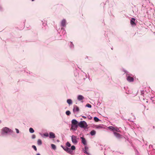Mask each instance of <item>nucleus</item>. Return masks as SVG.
I'll return each mask as SVG.
<instances>
[{
  "mask_svg": "<svg viewBox=\"0 0 155 155\" xmlns=\"http://www.w3.org/2000/svg\"><path fill=\"white\" fill-rule=\"evenodd\" d=\"M78 126L83 128H85L87 126V123L85 121H81L78 123Z\"/></svg>",
  "mask_w": 155,
  "mask_h": 155,
  "instance_id": "f257e3e1",
  "label": "nucleus"
},
{
  "mask_svg": "<svg viewBox=\"0 0 155 155\" xmlns=\"http://www.w3.org/2000/svg\"><path fill=\"white\" fill-rule=\"evenodd\" d=\"M79 138L77 137L76 136L73 135L71 136V140L72 143L74 144H77Z\"/></svg>",
  "mask_w": 155,
  "mask_h": 155,
  "instance_id": "f03ea898",
  "label": "nucleus"
},
{
  "mask_svg": "<svg viewBox=\"0 0 155 155\" xmlns=\"http://www.w3.org/2000/svg\"><path fill=\"white\" fill-rule=\"evenodd\" d=\"M71 123L72 124V127L75 126L76 127H77V124H78V122L75 120L73 119L71 121Z\"/></svg>",
  "mask_w": 155,
  "mask_h": 155,
  "instance_id": "7ed1b4c3",
  "label": "nucleus"
},
{
  "mask_svg": "<svg viewBox=\"0 0 155 155\" xmlns=\"http://www.w3.org/2000/svg\"><path fill=\"white\" fill-rule=\"evenodd\" d=\"M61 146L64 149V150L65 151L68 152V153H71L72 152V151L71 150L70 148H68L66 147H64L62 146Z\"/></svg>",
  "mask_w": 155,
  "mask_h": 155,
  "instance_id": "20e7f679",
  "label": "nucleus"
},
{
  "mask_svg": "<svg viewBox=\"0 0 155 155\" xmlns=\"http://www.w3.org/2000/svg\"><path fill=\"white\" fill-rule=\"evenodd\" d=\"M109 128L110 129L112 130L113 131H119V129L117 127H115L113 126H110L109 127Z\"/></svg>",
  "mask_w": 155,
  "mask_h": 155,
  "instance_id": "39448f33",
  "label": "nucleus"
},
{
  "mask_svg": "<svg viewBox=\"0 0 155 155\" xmlns=\"http://www.w3.org/2000/svg\"><path fill=\"white\" fill-rule=\"evenodd\" d=\"M135 19L134 18H132L130 21V23L132 26H135L136 24L135 23Z\"/></svg>",
  "mask_w": 155,
  "mask_h": 155,
  "instance_id": "423d86ee",
  "label": "nucleus"
},
{
  "mask_svg": "<svg viewBox=\"0 0 155 155\" xmlns=\"http://www.w3.org/2000/svg\"><path fill=\"white\" fill-rule=\"evenodd\" d=\"M79 110V107L76 105H74V108L73 109V111L74 112L76 111L78 112Z\"/></svg>",
  "mask_w": 155,
  "mask_h": 155,
  "instance_id": "0eeeda50",
  "label": "nucleus"
},
{
  "mask_svg": "<svg viewBox=\"0 0 155 155\" xmlns=\"http://www.w3.org/2000/svg\"><path fill=\"white\" fill-rule=\"evenodd\" d=\"M127 81L129 82H132L134 81V79L132 77L130 76H128L127 78Z\"/></svg>",
  "mask_w": 155,
  "mask_h": 155,
  "instance_id": "6e6552de",
  "label": "nucleus"
},
{
  "mask_svg": "<svg viewBox=\"0 0 155 155\" xmlns=\"http://www.w3.org/2000/svg\"><path fill=\"white\" fill-rule=\"evenodd\" d=\"M2 130L3 132L5 133H7L11 130H10L7 127L4 128L2 129Z\"/></svg>",
  "mask_w": 155,
  "mask_h": 155,
  "instance_id": "1a4fd4ad",
  "label": "nucleus"
},
{
  "mask_svg": "<svg viewBox=\"0 0 155 155\" xmlns=\"http://www.w3.org/2000/svg\"><path fill=\"white\" fill-rule=\"evenodd\" d=\"M77 99L79 101H81L84 99V97L81 95H79L78 96Z\"/></svg>",
  "mask_w": 155,
  "mask_h": 155,
  "instance_id": "9d476101",
  "label": "nucleus"
},
{
  "mask_svg": "<svg viewBox=\"0 0 155 155\" xmlns=\"http://www.w3.org/2000/svg\"><path fill=\"white\" fill-rule=\"evenodd\" d=\"M49 137L51 138H54L55 137V134L52 132H50L49 134Z\"/></svg>",
  "mask_w": 155,
  "mask_h": 155,
  "instance_id": "9b49d317",
  "label": "nucleus"
},
{
  "mask_svg": "<svg viewBox=\"0 0 155 155\" xmlns=\"http://www.w3.org/2000/svg\"><path fill=\"white\" fill-rule=\"evenodd\" d=\"M82 140H81V142L84 145H86L87 144L86 140L85 139L82 137H81Z\"/></svg>",
  "mask_w": 155,
  "mask_h": 155,
  "instance_id": "f8f14e48",
  "label": "nucleus"
},
{
  "mask_svg": "<svg viewBox=\"0 0 155 155\" xmlns=\"http://www.w3.org/2000/svg\"><path fill=\"white\" fill-rule=\"evenodd\" d=\"M66 21L65 19L63 20L61 22V24L62 26L64 27L66 25Z\"/></svg>",
  "mask_w": 155,
  "mask_h": 155,
  "instance_id": "ddd939ff",
  "label": "nucleus"
},
{
  "mask_svg": "<svg viewBox=\"0 0 155 155\" xmlns=\"http://www.w3.org/2000/svg\"><path fill=\"white\" fill-rule=\"evenodd\" d=\"M115 136L117 138H120V134L117 133L116 132H114V133Z\"/></svg>",
  "mask_w": 155,
  "mask_h": 155,
  "instance_id": "4468645a",
  "label": "nucleus"
},
{
  "mask_svg": "<svg viewBox=\"0 0 155 155\" xmlns=\"http://www.w3.org/2000/svg\"><path fill=\"white\" fill-rule=\"evenodd\" d=\"M96 131L94 130H92L90 133L91 135L92 136L96 134Z\"/></svg>",
  "mask_w": 155,
  "mask_h": 155,
  "instance_id": "2eb2a0df",
  "label": "nucleus"
},
{
  "mask_svg": "<svg viewBox=\"0 0 155 155\" xmlns=\"http://www.w3.org/2000/svg\"><path fill=\"white\" fill-rule=\"evenodd\" d=\"M67 102L70 105L72 104V101L71 99H68L67 100Z\"/></svg>",
  "mask_w": 155,
  "mask_h": 155,
  "instance_id": "dca6fc26",
  "label": "nucleus"
},
{
  "mask_svg": "<svg viewBox=\"0 0 155 155\" xmlns=\"http://www.w3.org/2000/svg\"><path fill=\"white\" fill-rule=\"evenodd\" d=\"M38 144V145H40L42 144V141L41 140L38 139L37 141Z\"/></svg>",
  "mask_w": 155,
  "mask_h": 155,
  "instance_id": "f3484780",
  "label": "nucleus"
},
{
  "mask_svg": "<svg viewBox=\"0 0 155 155\" xmlns=\"http://www.w3.org/2000/svg\"><path fill=\"white\" fill-rule=\"evenodd\" d=\"M29 132L31 133H33L34 132V130L32 128H30L29 129Z\"/></svg>",
  "mask_w": 155,
  "mask_h": 155,
  "instance_id": "a211bd4d",
  "label": "nucleus"
},
{
  "mask_svg": "<svg viewBox=\"0 0 155 155\" xmlns=\"http://www.w3.org/2000/svg\"><path fill=\"white\" fill-rule=\"evenodd\" d=\"M94 120L96 122H98L99 120V119L97 117H95L94 118Z\"/></svg>",
  "mask_w": 155,
  "mask_h": 155,
  "instance_id": "6ab92c4d",
  "label": "nucleus"
},
{
  "mask_svg": "<svg viewBox=\"0 0 155 155\" xmlns=\"http://www.w3.org/2000/svg\"><path fill=\"white\" fill-rule=\"evenodd\" d=\"M51 146L52 149H55L56 148V147L55 145L54 144H51Z\"/></svg>",
  "mask_w": 155,
  "mask_h": 155,
  "instance_id": "aec40b11",
  "label": "nucleus"
},
{
  "mask_svg": "<svg viewBox=\"0 0 155 155\" xmlns=\"http://www.w3.org/2000/svg\"><path fill=\"white\" fill-rule=\"evenodd\" d=\"M66 114L67 115H69L71 114V112L69 111L68 110L66 111Z\"/></svg>",
  "mask_w": 155,
  "mask_h": 155,
  "instance_id": "412c9836",
  "label": "nucleus"
},
{
  "mask_svg": "<svg viewBox=\"0 0 155 155\" xmlns=\"http://www.w3.org/2000/svg\"><path fill=\"white\" fill-rule=\"evenodd\" d=\"M66 145L67 147H70L71 146V144L68 142H67Z\"/></svg>",
  "mask_w": 155,
  "mask_h": 155,
  "instance_id": "4be33fe9",
  "label": "nucleus"
},
{
  "mask_svg": "<svg viewBox=\"0 0 155 155\" xmlns=\"http://www.w3.org/2000/svg\"><path fill=\"white\" fill-rule=\"evenodd\" d=\"M75 149V147L73 145V146H71V149L72 150H74Z\"/></svg>",
  "mask_w": 155,
  "mask_h": 155,
  "instance_id": "5701e85b",
  "label": "nucleus"
},
{
  "mask_svg": "<svg viewBox=\"0 0 155 155\" xmlns=\"http://www.w3.org/2000/svg\"><path fill=\"white\" fill-rule=\"evenodd\" d=\"M86 106L89 108L91 107V104H87L86 105Z\"/></svg>",
  "mask_w": 155,
  "mask_h": 155,
  "instance_id": "b1692460",
  "label": "nucleus"
},
{
  "mask_svg": "<svg viewBox=\"0 0 155 155\" xmlns=\"http://www.w3.org/2000/svg\"><path fill=\"white\" fill-rule=\"evenodd\" d=\"M32 147L35 150H37V148L36 147V146L35 145H33L32 146Z\"/></svg>",
  "mask_w": 155,
  "mask_h": 155,
  "instance_id": "393cba45",
  "label": "nucleus"
},
{
  "mask_svg": "<svg viewBox=\"0 0 155 155\" xmlns=\"http://www.w3.org/2000/svg\"><path fill=\"white\" fill-rule=\"evenodd\" d=\"M36 137V136L35 134H33L32 136V139H35Z\"/></svg>",
  "mask_w": 155,
  "mask_h": 155,
  "instance_id": "a878e982",
  "label": "nucleus"
},
{
  "mask_svg": "<svg viewBox=\"0 0 155 155\" xmlns=\"http://www.w3.org/2000/svg\"><path fill=\"white\" fill-rule=\"evenodd\" d=\"M15 130H16V133H19V131L18 130L17 128H16L15 129Z\"/></svg>",
  "mask_w": 155,
  "mask_h": 155,
  "instance_id": "bb28decb",
  "label": "nucleus"
},
{
  "mask_svg": "<svg viewBox=\"0 0 155 155\" xmlns=\"http://www.w3.org/2000/svg\"><path fill=\"white\" fill-rule=\"evenodd\" d=\"M82 117H83L84 119L86 118V117L85 116H82Z\"/></svg>",
  "mask_w": 155,
  "mask_h": 155,
  "instance_id": "cd10ccee",
  "label": "nucleus"
},
{
  "mask_svg": "<svg viewBox=\"0 0 155 155\" xmlns=\"http://www.w3.org/2000/svg\"><path fill=\"white\" fill-rule=\"evenodd\" d=\"M92 117H90L89 118V119H90V120H91V119H92Z\"/></svg>",
  "mask_w": 155,
  "mask_h": 155,
  "instance_id": "c85d7f7f",
  "label": "nucleus"
},
{
  "mask_svg": "<svg viewBox=\"0 0 155 155\" xmlns=\"http://www.w3.org/2000/svg\"><path fill=\"white\" fill-rule=\"evenodd\" d=\"M36 155H41L40 154H39V153H38V154H37Z\"/></svg>",
  "mask_w": 155,
  "mask_h": 155,
  "instance_id": "c756f323",
  "label": "nucleus"
},
{
  "mask_svg": "<svg viewBox=\"0 0 155 155\" xmlns=\"http://www.w3.org/2000/svg\"><path fill=\"white\" fill-rule=\"evenodd\" d=\"M48 136V134L47 135H46V136Z\"/></svg>",
  "mask_w": 155,
  "mask_h": 155,
  "instance_id": "7c9ffc66",
  "label": "nucleus"
},
{
  "mask_svg": "<svg viewBox=\"0 0 155 155\" xmlns=\"http://www.w3.org/2000/svg\"><path fill=\"white\" fill-rule=\"evenodd\" d=\"M152 97H151V100H152Z\"/></svg>",
  "mask_w": 155,
  "mask_h": 155,
  "instance_id": "2f4dec72",
  "label": "nucleus"
},
{
  "mask_svg": "<svg viewBox=\"0 0 155 155\" xmlns=\"http://www.w3.org/2000/svg\"><path fill=\"white\" fill-rule=\"evenodd\" d=\"M32 0V1H34V0Z\"/></svg>",
  "mask_w": 155,
  "mask_h": 155,
  "instance_id": "473e14b6",
  "label": "nucleus"
}]
</instances>
